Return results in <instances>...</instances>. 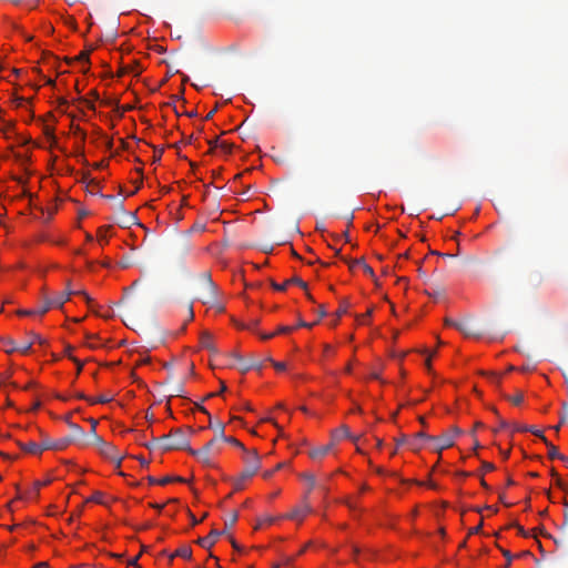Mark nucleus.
<instances>
[{
	"instance_id": "obj_3",
	"label": "nucleus",
	"mask_w": 568,
	"mask_h": 568,
	"mask_svg": "<svg viewBox=\"0 0 568 568\" xmlns=\"http://www.w3.org/2000/svg\"><path fill=\"white\" fill-rule=\"evenodd\" d=\"M199 300L212 307L217 312H223L224 307L217 303L216 286L213 283L209 273H203L199 281Z\"/></svg>"
},
{
	"instance_id": "obj_57",
	"label": "nucleus",
	"mask_w": 568,
	"mask_h": 568,
	"mask_svg": "<svg viewBox=\"0 0 568 568\" xmlns=\"http://www.w3.org/2000/svg\"><path fill=\"white\" fill-rule=\"evenodd\" d=\"M326 314H327V312H326L325 306L324 305H320L318 306V315H320V317H324V316H326Z\"/></svg>"
},
{
	"instance_id": "obj_42",
	"label": "nucleus",
	"mask_w": 568,
	"mask_h": 568,
	"mask_svg": "<svg viewBox=\"0 0 568 568\" xmlns=\"http://www.w3.org/2000/svg\"><path fill=\"white\" fill-rule=\"evenodd\" d=\"M409 447H410V449H413V450H418V449H420V448H422V445L419 444V440H418V439H416V437H414V438L410 440V443H409Z\"/></svg>"
},
{
	"instance_id": "obj_5",
	"label": "nucleus",
	"mask_w": 568,
	"mask_h": 568,
	"mask_svg": "<svg viewBox=\"0 0 568 568\" xmlns=\"http://www.w3.org/2000/svg\"><path fill=\"white\" fill-rule=\"evenodd\" d=\"M462 433L457 426H452L446 433L440 436L429 437V443L433 444V448L437 452L449 448L454 445L455 438Z\"/></svg>"
},
{
	"instance_id": "obj_59",
	"label": "nucleus",
	"mask_w": 568,
	"mask_h": 568,
	"mask_svg": "<svg viewBox=\"0 0 568 568\" xmlns=\"http://www.w3.org/2000/svg\"><path fill=\"white\" fill-rule=\"evenodd\" d=\"M481 527H483V524L480 523L478 526L471 528L469 530V534L473 535V534H478L480 530H481Z\"/></svg>"
},
{
	"instance_id": "obj_41",
	"label": "nucleus",
	"mask_w": 568,
	"mask_h": 568,
	"mask_svg": "<svg viewBox=\"0 0 568 568\" xmlns=\"http://www.w3.org/2000/svg\"><path fill=\"white\" fill-rule=\"evenodd\" d=\"M17 314L20 316H31V315H37V312H36V308L34 310H19L17 312Z\"/></svg>"
},
{
	"instance_id": "obj_8",
	"label": "nucleus",
	"mask_w": 568,
	"mask_h": 568,
	"mask_svg": "<svg viewBox=\"0 0 568 568\" xmlns=\"http://www.w3.org/2000/svg\"><path fill=\"white\" fill-rule=\"evenodd\" d=\"M99 452L105 458L110 459L111 462H114L116 464V467H120L123 456L114 445L108 442H101V447Z\"/></svg>"
},
{
	"instance_id": "obj_58",
	"label": "nucleus",
	"mask_w": 568,
	"mask_h": 568,
	"mask_svg": "<svg viewBox=\"0 0 568 568\" xmlns=\"http://www.w3.org/2000/svg\"><path fill=\"white\" fill-rule=\"evenodd\" d=\"M182 389L180 386H176L174 389H172V392L170 393V396H180Z\"/></svg>"
},
{
	"instance_id": "obj_61",
	"label": "nucleus",
	"mask_w": 568,
	"mask_h": 568,
	"mask_svg": "<svg viewBox=\"0 0 568 568\" xmlns=\"http://www.w3.org/2000/svg\"><path fill=\"white\" fill-rule=\"evenodd\" d=\"M209 144H210V146H211V150H212V149H214V148H216L217 145H220L219 139H217V138H215L214 140H210V141H209Z\"/></svg>"
},
{
	"instance_id": "obj_45",
	"label": "nucleus",
	"mask_w": 568,
	"mask_h": 568,
	"mask_svg": "<svg viewBox=\"0 0 568 568\" xmlns=\"http://www.w3.org/2000/svg\"><path fill=\"white\" fill-rule=\"evenodd\" d=\"M220 146L225 153H230L232 150V145L229 144L226 141L221 142Z\"/></svg>"
},
{
	"instance_id": "obj_11",
	"label": "nucleus",
	"mask_w": 568,
	"mask_h": 568,
	"mask_svg": "<svg viewBox=\"0 0 568 568\" xmlns=\"http://www.w3.org/2000/svg\"><path fill=\"white\" fill-rule=\"evenodd\" d=\"M456 329L467 337H479L481 335V332L477 328L476 324L468 320L460 321L459 324H456Z\"/></svg>"
},
{
	"instance_id": "obj_44",
	"label": "nucleus",
	"mask_w": 568,
	"mask_h": 568,
	"mask_svg": "<svg viewBox=\"0 0 568 568\" xmlns=\"http://www.w3.org/2000/svg\"><path fill=\"white\" fill-rule=\"evenodd\" d=\"M274 521V519L272 517H265L261 520H258V523L256 524V526L254 527L255 529H260L261 526L266 523V524H272Z\"/></svg>"
},
{
	"instance_id": "obj_46",
	"label": "nucleus",
	"mask_w": 568,
	"mask_h": 568,
	"mask_svg": "<svg viewBox=\"0 0 568 568\" xmlns=\"http://www.w3.org/2000/svg\"><path fill=\"white\" fill-rule=\"evenodd\" d=\"M481 467H483V469H484L485 471H491V470H494V469H495L494 464L488 463V462H483Z\"/></svg>"
},
{
	"instance_id": "obj_54",
	"label": "nucleus",
	"mask_w": 568,
	"mask_h": 568,
	"mask_svg": "<svg viewBox=\"0 0 568 568\" xmlns=\"http://www.w3.org/2000/svg\"><path fill=\"white\" fill-rule=\"evenodd\" d=\"M509 427H513V425H510L508 422H506L504 419H500V422H499V429H506V428H509Z\"/></svg>"
},
{
	"instance_id": "obj_10",
	"label": "nucleus",
	"mask_w": 568,
	"mask_h": 568,
	"mask_svg": "<svg viewBox=\"0 0 568 568\" xmlns=\"http://www.w3.org/2000/svg\"><path fill=\"white\" fill-rule=\"evenodd\" d=\"M71 442V437H63L57 440L50 439L49 437H43L41 442L42 452L47 449L62 450L67 448Z\"/></svg>"
},
{
	"instance_id": "obj_24",
	"label": "nucleus",
	"mask_w": 568,
	"mask_h": 568,
	"mask_svg": "<svg viewBox=\"0 0 568 568\" xmlns=\"http://www.w3.org/2000/svg\"><path fill=\"white\" fill-rule=\"evenodd\" d=\"M348 307H349V302L347 300H342L341 301V304H339V307L337 308V311L335 312V321L332 323L333 326H335L337 324V321L344 315L347 313L348 311Z\"/></svg>"
},
{
	"instance_id": "obj_17",
	"label": "nucleus",
	"mask_w": 568,
	"mask_h": 568,
	"mask_svg": "<svg viewBox=\"0 0 568 568\" xmlns=\"http://www.w3.org/2000/svg\"><path fill=\"white\" fill-rule=\"evenodd\" d=\"M148 480L151 485H155V484H159V485H166L169 483H185L186 480L182 477H179V476H175V477H172V476H166V477H163L161 479H156L152 476H149L148 477Z\"/></svg>"
},
{
	"instance_id": "obj_35",
	"label": "nucleus",
	"mask_w": 568,
	"mask_h": 568,
	"mask_svg": "<svg viewBox=\"0 0 568 568\" xmlns=\"http://www.w3.org/2000/svg\"><path fill=\"white\" fill-rule=\"evenodd\" d=\"M508 399L514 404V405H519L523 403L524 400V395L521 392L517 393L515 396L513 397H508Z\"/></svg>"
},
{
	"instance_id": "obj_52",
	"label": "nucleus",
	"mask_w": 568,
	"mask_h": 568,
	"mask_svg": "<svg viewBox=\"0 0 568 568\" xmlns=\"http://www.w3.org/2000/svg\"><path fill=\"white\" fill-rule=\"evenodd\" d=\"M69 425L73 429L74 433H77V434H82L83 433V429L79 425L72 424V423H70Z\"/></svg>"
},
{
	"instance_id": "obj_7",
	"label": "nucleus",
	"mask_w": 568,
	"mask_h": 568,
	"mask_svg": "<svg viewBox=\"0 0 568 568\" xmlns=\"http://www.w3.org/2000/svg\"><path fill=\"white\" fill-rule=\"evenodd\" d=\"M77 294L83 295L88 303L91 302V298L84 291H73L70 288V284L68 283L65 291L49 298V305H52L54 308H60L70 298L71 295H77Z\"/></svg>"
},
{
	"instance_id": "obj_38",
	"label": "nucleus",
	"mask_w": 568,
	"mask_h": 568,
	"mask_svg": "<svg viewBox=\"0 0 568 568\" xmlns=\"http://www.w3.org/2000/svg\"><path fill=\"white\" fill-rule=\"evenodd\" d=\"M102 496L103 494L101 491H95L89 499L88 501H94V503H99V504H102Z\"/></svg>"
},
{
	"instance_id": "obj_28",
	"label": "nucleus",
	"mask_w": 568,
	"mask_h": 568,
	"mask_svg": "<svg viewBox=\"0 0 568 568\" xmlns=\"http://www.w3.org/2000/svg\"><path fill=\"white\" fill-rule=\"evenodd\" d=\"M310 507L304 506L303 509H294L287 517L291 519H296L298 517H304L307 513H310Z\"/></svg>"
},
{
	"instance_id": "obj_15",
	"label": "nucleus",
	"mask_w": 568,
	"mask_h": 568,
	"mask_svg": "<svg viewBox=\"0 0 568 568\" xmlns=\"http://www.w3.org/2000/svg\"><path fill=\"white\" fill-rule=\"evenodd\" d=\"M333 447L334 443L331 442L326 445L311 449L308 455L312 459H321L324 456H326L332 450Z\"/></svg>"
},
{
	"instance_id": "obj_31",
	"label": "nucleus",
	"mask_w": 568,
	"mask_h": 568,
	"mask_svg": "<svg viewBox=\"0 0 568 568\" xmlns=\"http://www.w3.org/2000/svg\"><path fill=\"white\" fill-rule=\"evenodd\" d=\"M499 549H500V551H501L503 556L506 558V565H505V567L507 568V567H509V566H510V564H511V561H513L514 556H513V555H511V552H510L509 550H507V549H504V548H500V547H499Z\"/></svg>"
},
{
	"instance_id": "obj_62",
	"label": "nucleus",
	"mask_w": 568,
	"mask_h": 568,
	"mask_svg": "<svg viewBox=\"0 0 568 568\" xmlns=\"http://www.w3.org/2000/svg\"><path fill=\"white\" fill-rule=\"evenodd\" d=\"M275 335H276V333L261 334V338L264 341H267V339L274 337Z\"/></svg>"
},
{
	"instance_id": "obj_27",
	"label": "nucleus",
	"mask_w": 568,
	"mask_h": 568,
	"mask_svg": "<svg viewBox=\"0 0 568 568\" xmlns=\"http://www.w3.org/2000/svg\"><path fill=\"white\" fill-rule=\"evenodd\" d=\"M223 443H230V444L234 445L235 447L241 448L243 450L244 455H245V450H247L240 440H237L236 438H234L232 436L224 435V439H222V444Z\"/></svg>"
},
{
	"instance_id": "obj_40",
	"label": "nucleus",
	"mask_w": 568,
	"mask_h": 568,
	"mask_svg": "<svg viewBox=\"0 0 568 568\" xmlns=\"http://www.w3.org/2000/svg\"><path fill=\"white\" fill-rule=\"evenodd\" d=\"M294 328L295 327H293V326H280L275 333H276V335L277 334H286V333L293 332Z\"/></svg>"
},
{
	"instance_id": "obj_34",
	"label": "nucleus",
	"mask_w": 568,
	"mask_h": 568,
	"mask_svg": "<svg viewBox=\"0 0 568 568\" xmlns=\"http://www.w3.org/2000/svg\"><path fill=\"white\" fill-rule=\"evenodd\" d=\"M303 478L307 481V485L310 486V489H313L316 484L315 476L312 474H305L303 475Z\"/></svg>"
},
{
	"instance_id": "obj_6",
	"label": "nucleus",
	"mask_w": 568,
	"mask_h": 568,
	"mask_svg": "<svg viewBox=\"0 0 568 568\" xmlns=\"http://www.w3.org/2000/svg\"><path fill=\"white\" fill-rule=\"evenodd\" d=\"M120 226L129 227L135 224L136 216L134 213L124 209L123 201H115V216L113 219Z\"/></svg>"
},
{
	"instance_id": "obj_13",
	"label": "nucleus",
	"mask_w": 568,
	"mask_h": 568,
	"mask_svg": "<svg viewBox=\"0 0 568 568\" xmlns=\"http://www.w3.org/2000/svg\"><path fill=\"white\" fill-rule=\"evenodd\" d=\"M27 336L28 341L19 345V352L22 354H27L30 351L33 343H39L40 345H44L47 343L44 338H42L39 334L34 332H29Z\"/></svg>"
},
{
	"instance_id": "obj_14",
	"label": "nucleus",
	"mask_w": 568,
	"mask_h": 568,
	"mask_svg": "<svg viewBox=\"0 0 568 568\" xmlns=\"http://www.w3.org/2000/svg\"><path fill=\"white\" fill-rule=\"evenodd\" d=\"M292 284L298 285L303 290L307 288V284L302 278H300L297 276L291 277L290 280L285 281L283 284H277L275 282L271 283L272 287L280 292L285 291L287 288V286L292 285Z\"/></svg>"
},
{
	"instance_id": "obj_60",
	"label": "nucleus",
	"mask_w": 568,
	"mask_h": 568,
	"mask_svg": "<svg viewBox=\"0 0 568 568\" xmlns=\"http://www.w3.org/2000/svg\"><path fill=\"white\" fill-rule=\"evenodd\" d=\"M191 523L193 526L200 524L202 519H197L192 513H190Z\"/></svg>"
},
{
	"instance_id": "obj_12",
	"label": "nucleus",
	"mask_w": 568,
	"mask_h": 568,
	"mask_svg": "<svg viewBox=\"0 0 568 568\" xmlns=\"http://www.w3.org/2000/svg\"><path fill=\"white\" fill-rule=\"evenodd\" d=\"M224 534L225 531L212 529L207 536L197 538L195 542L205 549H210L216 542L217 538Z\"/></svg>"
},
{
	"instance_id": "obj_56",
	"label": "nucleus",
	"mask_w": 568,
	"mask_h": 568,
	"mask_svg": "<svg viewBox=\"0 0 568 568\" xmlns=\"http://www.w3.org/2000/svg\"><path fill=\"white\" fill-rule=\"evenodd\" d=\"M71 359L78 365L77 366V369H78V373H80L82 371V367H83V363H81L78 358L75 357H71Z\"/></svg>"
},
{
	"instance_id": "obj_9",
	"label": "nucleus",
	"mask_w": 568,
	"mask_h": 568,
	"mask_svg": "<svg viewBox=\"0 0 568 568\" xmlns=\"http://www.w3.org/2000/svg\"><path fill=\"white\" fill-rule=\"evenodd\" d=\"M217 428L219 434H215V436L203 446V448L212 455L220 453L222 439H224V425L222 423H217Z\"/></svg>"
},
{
	"instance_id": "obj_32",
	"label": "nucleus",
	"mask_w": 568,
	"mask_h": 568,
	"mask_svg": "<svg viewBox=\"0 0 568 568\" xmlns=\"http://www.w3.org/2000/svg\"><path fill=\"white\" fill-rule=\"evenodd\" d=\"M92 51V49L88 50V51H82L79 53V55L77 57V60L78 61H81V62H87L89 63L90 61V52Z\"/></svg>"
},
{
	"instance_id": "obj_26",
	"label": "nucleus",
	"mask_w": 568,
	"mask_h": 568,
	"mask_svg": "<svg viewBox=\"0 0 568 568\" xmlns=\"http://www.w3.org/2000/svg\"><path fill=\"white\" fill-rule=\"evenodd\" d=\"M239 519V513L236 510H232L229 514V518L225 519V529L223 531L226 532L227 529L232 528Z\"/></svg>"
},
{
	"instance_id": "obj_25",
	"label": "nucleus",
	"mask_w": 568,
	"mask_h": 568,
	"mask_svg": "<svg viewBox=\"0 0 568 568\" xmlns=\"http://www.w3.org/2000/svg\"><path fill=\"white\" fill-rule=\"evenodd\" d=\"M2 344L4 345V351L8 354H11L16 351H19V346L16 344V342L12 338H3Z\"/></svg>"
},
{
	"instance_id": "obj_47",
	"label": "nucleus",
	"mask_w": 568,
	"mask_h": 568,
	"mask_svg": "<svg viewBox=\"0 0 568 568\" xmlns=\"http://www.w3.org/2000/svg\"><path fill=\"white\" fill-rule=\"evenodd\" d=\"M416 439L420 440V439H424L426 442H429V435L425 434L424 432H419L417 434H415Z\"/></svg>"
},
{
	"instance_id": "obj_20",
	"label": "nucleus",
	"mask_w": 568,
	"mask_h": 568,
	"mask_svg": "<svg viewBox=\"0 0 568 568\" xmlns=\"http://www.w3.org/2000/svg\"><path fill=\"white\" fill-rule=\"evenodd\" d=\"M351 434H349V429L347 426L345 425H342L339 428L335 429L332 432V443H334V445L342 440L343 438H346V437H349Z\"/></svg>"
},
{
	"instance_id": "obj_63",
	"label": "nucleus",
	"mask_w": 568,
	"mask_h": 568,
	"mask_svg": "<svg viewBox=\"0 0 568 568\" xmlns=\"http://www.w3.org/2000/svg\"><path fill=\"white\" fill-rule=\"evenodd\" d=\"M273 475H274V470H273V469H272V470H265V471L263 473V477H264L265 479L271 478Z\"/></svg>"
},
{
	"instance_id": "obj_55",
	"label": "nucleus",
	"mask_w": 568,
	"mask_h": 568,
	"mask_svg": "<svg viewBox=\"0 0 568 568\" xmlns=\"http://www.w3.org/2000/svg\"><path fill=\"white\" fill-rule=\"evenodd\" d=\"M459 323H460V322H457V321H454V320H450V318H446V320H445V324H446L447 326H452V327H454V328H456V324H459Z\"/></svg>"
},
{
	"instance_id": "obj_30",
	"label": "nucleus",
	"mask_w": 568,
	"mask_h": 568,
	"mask_svg": "<svg viewBox=\"0 0 568 568\" xmlns=\"http://www.w3.org/2000/svg\"><path fill=\"white\" fill-rule=\"evenodd\" d=\"M50 308H53L52 305H49V297L44 300L43 305L36 308L37 315H43L45 314Z\"/></svg>"
},
{
	"instance_id": "obj_19",
	"label": "nucleus",
	"mask_w": 568,
	"mask_h": 568,
	"mask_svg": "<svg viewBox=\"0 0 568 568\" xmlns=\"http://www.w3.org/2000/svg\"><path fill=\"white\" fill-rule=\"evenodd\" d=\"M200 345L201 347L210 351V352H216V348L213 344V337L210 333L207 332H203L201 335H200Z\"/></svg>"
},
{
	"instance_id": "obj_29",
	"label": "nucleus",
	"mask_w": 568,
	"mask_h": 568,
	"mask_svg": "<svg viewBox=\"0 0 568 568\" xmlns=\"http://www.w3.org/2000/svg\"><path fill=\"white\" fill-rule=\"evenodd\" d=\"M159 445H161V448L163 449V442H162V436L159 437V438H155L153 437L152 440L150 443H145L144 446L148 448V449H154L156 448Z\"/></svg>"
},
{
	"instance_id": "obj_51",
	"label": "nucleus",
	"mask_w": 568,
	"mask_h": 568,
	"mask_svg": "<svg viewBox=\"0 0 568 568\" xmlns=\"http://www.w3.org/2000/svg\"><path fill=\"white\" fill-rule=\"evenodd\" d=\"M140 556H141V554H139L138 556H135V557L131 558V559L128 561V564H129L130 566H134V567L139 568L140 566L138 565V560H139Z\"/></svg>"
},
{
	"instance_id": "obj_37",
	"label": "nucleus",
	"mask_w": 568,
	"mask_h": 568,
	"mask_svg": "<svg viewBox=\"0 0 568 568\" xmlns=\"http://www.w3.org/2000/svg\"><path fill=\"white\" fill-rule=\"evenodd\" d=\"M111 399H112V397H110V396L101 395L97 399L90 400V404H97V403L104 404V403H109Z\"/></svg>"
},
{
	"instance_id": "obj_39",
	"label": "nucleus",
	"mask_w": 568,
	"mask_h": 568,
	"mask_svg": "<svg viewBox=\"0 0 568 568\" xmlns=\"http://www.w3.org/2000/svg\"><path fill=\"white\" fill-rule=\"evenodd\" d=\"M51 480L50 479H47L44 481H36L34 483V488H33V491H34V495L38 496V493H39V489L42 487V486H45L48 484H50Z\"/></svg>"
},
{
	"instance_id": "obj_49",
	"label": "nucleus",
	"mask_w": 568,
	"mask_h": 568,
	"mask_svg": "<svg viewBox=\"0 0 568 568\" xmlns=\"http://www.w3.org/2000/svg\"><path fill=\"white\" fill-rule=\"evenodd\" d=\"M561 529L568 530V507H566V510H565L564 523H562Z\"/></svg>"
},
{
	"instance_id": "obj_43",
	"label": "nucleus",
	"mask_w": 568,
	"mask_h": 568,
	"mask_svg": "<svg viewBox=\"0 0 568 568\" xmlns=\"http://www.w3.org/2000/svg\"><path fill=\"white\" fill-rule=\"evenodd\" d=\"M108 230H109V226H102V227L99 229L98 234H99V239L100 240H103L104 242H108L106 236H105V232Z\"/></svg>"
},
{
	"instance_id": "obj_33",
	"label": "nucleus",
	"mask_w": 568,
	"mask_h": 568,
	"mask_svg": "<svg viewBox=\"0 0 568 568\" xmlns=\"http://www.w3.org/2000/svg\"><path fill=\"white\" fill-rule=\"evenodd\" d=\"M265 361L266 362H271L273 364V366L275 367V369H277V371H284L285 367H286L285 363H283V362H274L270 356H266Z\"/></svg>"
},
{
	"instance_id": "obj_36",
	"label": "nucleus",
	"mask_w": 568,
	"mask_h": 568,
	"mask_svg": "<svg viewBox=\"0 0 568 568\" xmlns=\"http://www.w3.org/2000/svg\"><path fill=\"white\" fill-rule=\"evenodd\" d=\"M43 132H44V135L48 139L52 140L53 142L55 141V135H54V129L53 128L44 126Z\"/></svg>"
},
{
	"instance_id": "obj_23",
	"label": "nucleus",
	"mask_w": 568,
	"mask_h": 568,
	"mask_svg": "<svg viewBox=\"0 0 568 568\" xmlns=\"http://www.w3.org/2000/svg\"><path fill=\"white\" fill-rule=\"evenodd\" d=\"M545 444H546V445H547V447H548V457H549L550 459L559 458V459H561L562 462L568 463V457H566V456L561 455V454L559 453L558 448H557L555 445H552V444H551V443H549L548 440H547V443H545Z\"/></svg>"
},
{
	"instance_id": "obj_21",
	"label": "nucleus",
	"mask_w": 568,
	"mask_h": 568,
	"mask_svg": "<svg viewBox=\"0 0 568 568\" xmlns=\"http://www.w3.org/2000/svg\"><path fill=\"white\" fill-rule=\"evenodd\" d=\"M348 264H349V268H351L352 271H354V270H355V267H357V266H363V271H364L367 275H369V276H372V277L374 276V271H373V268H372L368 264H366V263H365V261H364L363 258H358V260L349 261V262H348Z\"/></svg>"
},
{
	"instance_id": "obj_50",
	"label": "nucleus",
	"mask_w": 568,
	"mask_h": 568,
	"mask_svg": "<svg viewBox=\"0 0 568 568\" xmlns=\"http://www.w3.org/2000/svg\"><path fill=\"white\" fill-rule=\"evenodd\" d=\"M487 375H488L489 379H490L493 383H495V384H499V382H500V376H499V375H497V374H495V373H489V374H487Z\"/></svg>"
},
{
	"instance_id": "obj_53",
	"label": "nucleus",
	"mask_w": 568,
	"mask_h": 568,
	"mask_svg": "<svg viewBox=\"0 0 568 568\" xmlns=\"http://www.w3.org/2000/svg\"><path fill=\"white\" fill-rule=\"evenodd\" d=\"M176 428H173L168 435H163L162 437H169V442H175L176 440V436L174 435V430Z\"/></svg>"
},
{
	"instance_id": "obj_64",
	"label": "nucleus",
	"mask_w": 568,
	"mask_h": 568,
	"mask_svg": "<svg viewBox=\"0 0 568 568\" xmlns=\"http://www.w3.org/2000/svg\"><path fill=\"white\" fill-rule=\"evenodd\" d=\"M73 351V347L71 345H67L65 346V349H64V353L71 358V353Z\"/></svg>"
},
{
	"instance_id": "obj_22",
	"label": "nucleus",
	"mask_w": 568,
	"mask_h": 568,
	"mask_svg": "<svg viewBox=\"0 0 568 568\" xmlns=\"http://www.w3.org/2000/svg\"><path fill=\"white\" fill-rule=\"evenodd\" d=\"M513 430L514 432H531L532 434H535L536 436L541 438V440L544 443H547V438L544 436L542 432H540L538 429H535L534 427H528V426H521V425L514 424L513 425Z\"/></svg>"
},
{
	"instance_id": "obj_4",
	"label": "nucleus",
	"mask_w": 568,
	"mask_h": 568,
	"mask_svg": "<svg viewBox=\"0 0 568 568\" xmlns=\"http://www.w3.org/2000/svg\"><path fill=\"white\" fill-rule=\"evenodd\" d=\"M230 357L232 359L231 365L236 367L241 373H247L251 369L261 371L264 367V362H266L265 358L257 359L253 355L246 359L237 352H232Z\"/></svg>"
},
{
	"instance_id": "obj_48",
	"label": "nucleus",
	"mask_w": 568,
	"mask_h": 568,
	"mask_svg": "<svg viewBox=\"0 0 568 568\" xmlns=\"http://www.w3.org/2000/svg\"><path fill=\"white\" fill-rule=\"evenodd\" d=\"M430 253L434 254V255H438V256H440L443 258H453L455 256L454 254L440 253V252H437V251H432Z\"/></svg>"
},
{
	"instance_id": "obj_2",
	"label": "nucleus",
	"mask_w": 568,
	"mask_h": 568,
	"mask_svg": "<svg viewBox=\"0 0 568 568\" xmlns=\"http://www.w3.org/2000/svg\"><path fill=\"white\" fill-rule=\"evenodd\" d=\"M245 464L244 469L234 478L233 485L235 490H242L245 483L251 479L261 468V456L256 449L245 450L243 455Z\"/></svg>"
},
{
	"instance_id": "obj_1",
	"label": "nucleus",
	"mask_w": 568,
	"mask_h": 568,
	"mask_svg": "<svg viewBox=\"0 0 568 568\" xmlns=\"http://www.w3.org/2000/svg\"><path fill=\"white\" fill-rule=\"evenodd\" d=\"M174 435L176 436L175 442H169V437H162L163 450L184 449L192 456L196 457L205 466L212 465V454L206 452L203 447L201 449L191 448L190 440L182 428L175 429Z\"/></svg>"
},
{
	"instance_id": "obj_16",
	"label": "nucleus",
	"mask_w": 568,
	"mask_h": 568,
	"mask_svg": "<svg viewBox=\"0 0 568 568\" xmlns=\"http://www.w3.org/2000/svg\"><path fill=\"white\" fill-rule=\"evenodd\" d=\"M17 444L22 450H24L28 454L40 455L42 453L41 443L38 444L36 442H29L24 444L22 442H17Z\"/></svg>"
},
{
	"instance_id": "obj_18",
	"label": "nucleus",
	"mask_w": 568,
	"mask_h": 568,
	"mask_svg": "<svg viewBox=\"0 0 568 568\" xmlns=\"http://www.w3.org/2000/svg\"><path fill=\"white\" fill-rule=\"evenodd\" d=\"M175 557H181V558H184V559H191L192 558V549H191V547L187 546V545H183L180 548H178L174 552H172L169 556L170 562H172V560Z\"/></svg>"
}]
</instances>
